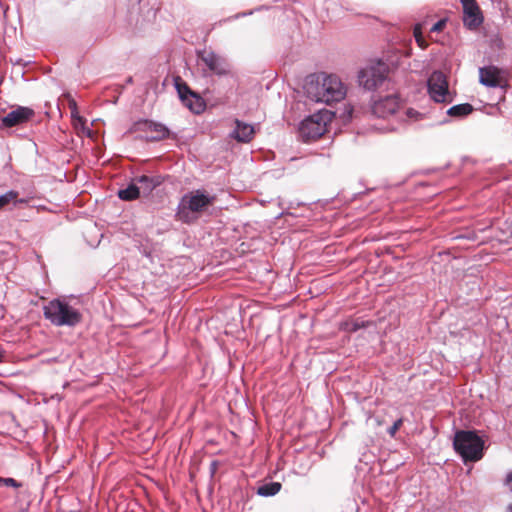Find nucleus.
I'll return each mask as SVG.
<instances>
[{"label": "nucleus", "mask_w": 512, "mask_h": 512, "mask_svg": "<svg viewBox=\"0 0 512 512\" xmlns=\"http://www.w3.org/2000/svg\"><path fill=\"white\" fill-rule=\"evenodd\" d=\"M190 111H192L195 114H199L204 111L205 109V102L204 100L197 95L196 93H193L188 100H185L182 102Z\"/></svg>", "instance_id": "obj_16"}, {"label": "nucleus", "mask_w": 512, "mask_h": 512, "mask_svg": "<svg viewBox=\"0 0 512 512\" xmlns=\"http://www.w3.org/2000/svg\"><path fill=\"white\" fill-rule=\"evenodd\" d=\"M371 111L378 118L392 117L399 123L416 121L421 116L418 111L412 108L403 110L400 106V99L396 95H388L375 100L371 106Z\"/></svg>", "instance_id": "obj_4"}, {"label": "nucleus", "mask_w": 512, "mask_h": 512, "mask_svg": "<svg viewBox=\"0 0 512 512\" xmlns=\"http://www.w3.org/2000/svg\"><path fill=\"white\" fill-rule=\"evenodd\" d=\"M508 511H509V512H512V504H510V505L508 506Z\"/></svg>", "instance_id": "obj_31"}, {"label": "nucleus", "mask_w": 512, "mask_h": 512, "mask_svg": "<svg viewBox=\"0 0 512 512\" xmlns=\"http://www.w3.org/2000/svg\"><path fill=\"white\" fill-rule=\"evenodd\" d=\"M139 196H140V188L138 187V185L136 184L135 181H134V183L130 184L128 187H126L124 189H120L118 191V197L121 200H125V201L135 200Z\"/></svg>", "instance_id": "obj_17"}, {"label": "nucleus", "mask_w": 512, "mask_h": 512, "mask_svg": "<svg viewBox=\"0 0 512 512\" xmlns=\"http://www.w3.org/2000/svg\"><path fill=\"white\" fill-rule=\"evenodd\" d=\"M138 187L140 188V194L145 196L149 195L156 187L163 183L162 176H147L142 175L134 179Z\"/></svg>", "instance_id": "obj_13"}, {"label": "nucleus", "mask_w": 512, "mask_h": 512, "mask_svg": "<svg viewBox=\"0 0 512 512\" xmlns=\"http://www.w3.org/2000/svg\"><path fill=\"white\" fill-rule=\"evenodd\" d=\"M146 130L154 133V135L150 137L151 140H161L168 137L169 135L168 128L160 123L147 122Z\"/></svg>", "instance_id": "obj_15"}, {"label": "nucleus", "mask_w": 512, "mask_h": 512, "mask_svg": "<svg viewBox=\"0 0 512 512\" xmlns=\"http://www.w3.org/2000/svg\"><path fill=\"white\" fill-rule=\"evenodd\" d=\"M387 78V66L383 62L369 65L360 70L358 81L367 90H375Z\"/></svg>", "instance_id": "obj_7"}, {"label": "nucleus", "mask_w": 512, "mask_h": 512, "mask_svg": "<svg viewBox=\"0 0 512 512\" xmlns=\"http://www.w3.org/2000/svg\"><path fill=\"white\" fill-rule=\"evenodd\" d=\"M430 97L438 103L452 101V96L448 90L446 76L441 71H434L427 81Z\"/></svg>", "instance_id": "obj_9"}, {"label": "nucleus", "mask_w": 512, "mask_h": 512, "mask_svg": "<svg viewBox=\"0 0 512 512\" xmlns=\"http://www.w3.org/2000/svg\"><path fill=\"white\" fill-rule=\"evenodd\" d=\"M73 296H62L50 300L43 306V315L56 327H75L82 322V313Z\"/></svg>", "instance_id": "obj_2"}, {"label": "nucleus", "mask_w": 512, "mask_h": 512, "mask_svg": "<svg viewBox=\"0 0 512 512\" xmlns=\"http://www.w3.org/2000/svg\"><path fill=\"white\" fill-rule=\"evenodd\" d=\"M0 486H8L13 488H20L22 484L16 481L14 478H3L0 477Z\"/></svg>", "instance_id": "obj_25"}, {"label": "nucleus", "mask_w": 512, "mask_h": 512, "mask_svg": "<svg viewBox=\"0 0 512 512\" xmlns=\"http://www.w3.org/2000/svg\"><path fill=\"white\" fill-rule=\"evenodd\" d=\"M403 421L402 419H398L394 422V424L388 429V434L391 436V437H394L396 432L399 430V428L401 427Z\"/></svg>", "instance_id": "obj_27"}, {"label": "nucleus", "mask_w": 512, "mask_h": 512, "mask_svg": "<svg viewBox=\"0 0 512 512\" xmlns=\"http://www.w3.org/2000/svg\"><path fill=\"white\" fill-rule=\"evenodd\" d=\"M18 192L14 190L7 191L5 194L0 195V209L7 206L10 203H18L23 202V200H18Z\"/></svg>", "instance_id": "obj_20"}, {"label": "nucleus", "mask_w": 512, "mask_h": 512, "mask_svg": "<svg viewBox=\"0 0 512 512\" xmlns=\"http://www.w3.org/2000/svg\"><path fill=\"white\" fill-rule=\"evenodd\" d=\"M215 197L204 190H194L186 193L180 200L176 217L183 223H192L198 219L208 206L213 204Z\"/></svg>", "instance_id": "obj_3"}, {"label": "nucleus", "mask_w": 512, "mask_h": 512, "mask_svg": "<svg viewBox=\"0 0 512 512\" xmlns=\"http://www.w3.org/2000/svg\"><path fill=\"white\" fill-rule=\"evenodd\" d=\"M235 129L231 133V136L238 142L247 143L252 140L255 130L250 124L244 123L238 119L235 120Z\"/></svg>", "instance_id": "obj_14"}, {"label": "nucleus", "mask_w": 512, "mask_h": 512, "mask_svg": "<svg viewBox=\"0 0 512 512\" xmlns=\"http://www.w3.org/2000/svg\"><path fill=\"white\" fill-rule=\"evenodd\" d=\"M176 89L182 102L188 100V98L194 93L184 82H176Z\"/></svg>", "instance_id": "obj_22"}, {"label": "nucleus", "mask_w": 512, "mask_h": 512, "mask_svg": "<svg viewBox=\"0 0 512 512\" xmlns=\"http://www.w3.org/2000/svg\"><path fill=\"white\" fill-rule=\"evenodd\" d=\"M490 46L495 49L503 48V41L499 35H494L490 38Z\"/></svg>", "instance_id": "obj_26"}, {"label": "nucleus", "mask_w": 512, "mask_h": 512, "mask_svg": "<svg viewBox=\"0 0 512 512\" xmlns=\"http://www.w3.org/2000/svg\"><path fill=\"white\" fill-rule=\"evenodd\" d=\"M34 115V111L28 107L19 106L2 117V125L11 128L27 122Z\"/></svg>", "instance_id": "obj_11"}, {"label": "nucleus", "mask_w": 512, "mask_h": 512, "mask_svg": "<svg viewBox=\"0 0 512 512\" xmlns=\"http://www.w3.org/2000/svg\"><path fill=\"white\" fill-rule=\"evenodd\" d=\"M307 97L317 103L330 105L346 96V87L336 75H319L307 80L305 86Z\"/></svg>", "instance_id": "obj_1"}, {"label": "nucleus", "mask_w": 512, "mask_h": 512, "mask_svg": "<svg viewBox=\"0 0 512 512\" xmlns=\"http://www.w3.org/2000/svg\"><path fill=\"white\" fill-rule=\"evenodd\" d=\"M72 116H73L75 128L80 129L83 134L90 137L92 134V131L90 130V128L85 126L86 120L79 115H75L73 112H72Z\"/></svg>", "instance_id": "obj_23"}, {"label": "nucleus", "mask_w": 512, "mask_h": 512, "mask_svg": "<svg viewBox=\"0 0 512 512\" xmlns=\"http://www.w3.org/2000/svg\"><path fill=\"white\" fill-rule=\"evenodd\" d=\"M199 60L205 65L208 75L226 76L230 74V64L226 58L212 50L204 49L198 52Z\"/></svg>", "instance_id": "obj_8"}, {"label": "nucleus", "mask_w": 512, "mask_h": 512, "mask_svg": "<svg viewBox=\"0 0 512 512\" xmlns=\"http://www.w3.org/2000/svg\"><path fill=\"white\" fill-rule=\"evenodd\" d=\"M501 70L493 65L479 68V82L486 87H499L502 84Z\"/></svg>", "instance_id": "obj_12"}, {"label": "nucleus", "mask_w": 512, "mask_h": 512, "mask_svg": "<svg viewBox=\"0 0 512 512\" xmlns=\"http://www.w3.org/2000/svg\"><path fill=\"white\" fill-rule=\"evenodd\" d=\"M385 129H386L387 131H395V130H397V129H398V127H397V126H389V127L385 128Z\"/></svg>", "instance_id": "obj_30"}, {"label": "nucleus", "mask_w": 512, "mask_h": 512, "mask_svg": "<svg viewBox=\"0 0 512 512\" xmlns=\"http://www.w3.org/2000/svg\"><path fill=\"white\" fill-rule=\"evenodd\" d=\"M282 485L279 482H269L261 485L257 489V494L263 497H270L276 495Z\"/></svg>", "instance_id": "obj_19"}, {"label": "nucleus", "mask_w": 512, "mask_h": 512, "mask_svg": "<svg viewBox=\"0 0 512 512\" xmlns=\"http://www.w3.org/2000/svg\"><path fill=\"white\" fill-rule=\"evenodd\" d=\"M463 7V22L469 29L478 28L483 22V16L476 0H461Z\"/></svg>", "instance_id": "obj_10"}, {"label": "nucleus", "mask_w": 512, "mask_h": 512, "mask_svg": "<svg viewBox=\"0 0 512 512\" xmlns=\"http://www.w3.org/2000/svg\"><path fill=\"white\" fill-rule=\"evenodd\" d=\"M331 114L327 110L319 111L305 118L299 126V134L305 142L316 140L326 132Z\"/></svg>", "instance_id": "obj_6"}, {"label": "nucleus", "mask_w": 512, "mask_h": 512, "mask_svg": "<svg viewBox=\"0 0 512 512\" xmlns=\"http://www.w3.org/2000/svg\"><path fill=\"white\" fill-rule=\"evenodd\" d=\"M366 326V322L360 319H351L342 324L343 330L347 332H356Z\"/></svg>", "instance_id": "obj_21"}, {"label": "nucleus", "mask_w": 512, "mask_h": 512, "mask_svg": "<svg viewBox=\"0 0 512 512\" xmlns=\"http://www.w3.org/2000/svg\"><path fill=\"white\" fill-rule=\"evenodd\" d=\"M446 25V19H440L439 21H437L432 27H431V32H440L444 29Z\"/></svg>", "instance_id": "obj_28"}, {"label": "nucleus", "mask_w": 512, "mask_h": 512, "mask_svg": "<svg viewBox=\"0 0 512 512\" xmlns=\"http://www.w3.org/2000/svg\"><path fill=\"white\" fill-rule=\"evenodd\" d=\"M505 485L512 491V471L509 472L505 479Z\"/></svg>", "instance_id": "obj_29"}, {"label": "nucleus", "mask_w": 512, "mask_h": 512, "mask_svg": "<svg viewBox=\"0 0 512 512\" xmlns=\"http://www.w3.org/2000/svg\"><path fill=\"white\" fill-rule=\"evenodd\" d=\"M414 37H415V40H416L417 44L421 48H425L426 47V41L424 40V38L422 36L421 26L419 24L416 25L415 28H414Z\"/></svg>", "instance_id": "obj_24"}, {"label": "nucleus", "mask_w": 512, "mask_h": 512, "mask_svg": "<svg viewBox=\"0 0 512 512\" xmlns=\"http://www.w3.org/2000/svg\"><path fill=\"white\" fill-rule=\"evenodd\" d=\"M453 447L465 463L479 461L484 454V440L476 431H457L454 436Z\"/></svg>", "instance_id": "obj_5"}, {"label": "nucleus", "mask_w": 512, "mask_h": 512, "mask_svg": "<svg viewBox=\"0 0 512 512\" xmlns=\"http://www.w3.org/2000/svg\"><path fill=\"white\" fill-rule=\"evenodd\" d=\"M473 106L469 103L458 104L448 109L447 114L451 117L463 118L472 113Z\"/></svg>", "instance_id": "obj_18"}]
</instances>
